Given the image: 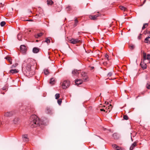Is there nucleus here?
Instances as JSON below:
<instances>
[{"mask_svg": "<svg viewBox=\"0 0 150 150\" xmlns=\"http://www.w3.org/2000/svg\"><path fill=\"white\" fill-rule=\"evenodd\" d=\"M44 125V122L40 120L39 118L35 115H32L30 117V125L32 127Z\"/></svg>", "mask_w": 150, "mask_h": 150, "instance_id": "1", "label": "nucleus"}, {"mask_svg": "<svg viewBox=\"0 0 150 150\" xmlns=\"http://www.w3.org/2000/svg\"><path fill=\"white\" fill-rule=\"evenodd\" d=\"M31 65L30 63H28L25 68L22 69V71L24 74L27 76L31 77L35 74L34 71L31 69Z\"/></svg>", "mask_w": 150, "mask_h": 150, "instance_id": "2", "label": "nucleus"}, {"mask_svg": "<svg viewBox=\"0 0 150 150\" xmlns=\"http://www.w3.org/2000/svg\"><path fill=\"white\" fill-rule=\"evenodd\" d=\"M69 86V81H64L62 84V88L66 89Z\"/></svg>", "mask_w": 150, "mask_h": 150, "instance_id": "3", "label": "nucleus"}, {"mask_svg": "<svg viewBox=\"0 0 150 150\" xmlns=\"http://www.w3.org/2000/svg\"><path fill=\"white\" fill-rule=\"evenodd\" d=\"M70 42L73 44H75L77 43H81V40H79L78 39H75L74 38H72L69 40Z\"/></svg>", "mask_w": 150, "mask_h": 150, "instance_id": "4", "label": "nucleus"}, {"mask_svg": "<svg viewBox=\"0 0 150 150\" xmlns=\"http://www.w3.org/2000/svg\"><path fill=\"white\" fill-rule=\"evenodd\" d=\"M146 59H147L149 61H150V54H147L146 55L145 53H144L143 62H144Z\"/></svg>", "mask_w": 150, "mask_h": 150, "instance_id": "5", "label": "nucleus"}, {"mask_svg": "<svg viewBox=\"0 0 150 150\" xmlns=\"http://www.w3.org/2000/svg\"><path fill=\"white\" fill-rule=\"evenodd\" d=\"M21 52L23 53H25L26 51V48L24 45H21L20 47Z\"/></svg>", "mask_w": 150, "mask_h": 150, "instance_id": "6", "label": "nucleus"}, {"mask_svg": "<svg viewBox=\"0 0 150 150\" xmlns=\"http://www.w3.org/2000/svg\"><path fill=\"white\" fill-rule=\"evenodd\" d=\"M81 75L83 79L84 80V81H86L88 78L86 74L84 72H82L81 73Z\"/></svg>", "mask_w": 150, "mask_h": 150, "instance_id": "7", "label": "nucleus"}, {"mask_svg": "<svg viewBox=\"0 0 150 150\" xmlns=\"http://www.w3.org/2000/svg\"><path fill=\"white\" fill-rule=\"evenodd\" d=\"M13 114L12 111L8 112L5 113L4 115L7 117L11 116Z\"/></svg>", "mask_w": 150, "mask_h": 150, "instance_id": "8", "label": "nucleus"}, {"mask_svg": "<svg viewBox=\"0 0 150 150\" xmlns=\"http://www.w3.org/2000/svg\"><path fill=\"white\" fill-rule=\"evenodd\" d=\"M22 138L23 141L25 142H28L29 141L28 138V137L27 134H24L22 135Z\"/></svg>", "mask_w": 150, "mask_h": 150, "instance_id": "9", "label": "nucleus"}, {"mask_svg": "<svg viewBox=\"0 0 150 150\" xmlns=\"http://www.w3.org/2000/svg\"><path fill=\"white\" fill-rule=\"evenodd\" d=\"M112 146L113 148H115L117 150H122L121 148L117 145L114 144H112Z\"/></svg>", "mask_w": 150, "mask_h": 150, "instance_id": "10", "label": "nucleus"}, {"mask_svg": "<svg viewBox=\"0 0 150 150\" xmlns=\"http://www.w3.org/2000/svg\"><path fill=\"white\" fill-rule=\"evenodd\" d=\"M52 110L50 108L47 107L46 109V112L47 114H51Z\"/></svg>", "mask_w": 150, "mask_h": 150, "instance_id": "11", "label": "nucleus"}, {"mask_svg": "<svg viewBox=\"0 0 150 150\" xmlns=\"http://www.w3.org/2000/svg\"><path fill=\"white\" fill-rule=\"evenodd\" d=\"M40 50V49L36 47H34L33 48V53H38Z\"/></svg>", "mask_w": 150, "mask_h": 150, "instance_id": "12", "label": "nucleus"}, {"mask_svg": "<svg viewBox=\"0 0 150 150\" xmlns=\"http://www.w3.org/2000/svg\"><path fill=\"white\" fill-rule=\"evenodd\" d=\"M43 33L42 32L39 33H38L37 34L34 35V37L35 38H38L42 36L43 35Z\"/></svg>", "mask_w": 150, "mask_h": 150, "instance_id": "13", "label": "nucleus"}, {"mask_svg": "<svg viewBox=\"0 0 150 150\" xmlns=\"http://www.w3.org/2000/svg\"><path fill=\"white\" fill-rule=\"evenodd\" d=\"M75 83L78 86V85L81 84L82 83V81L81 79H77L75 81Z\"/></svg>", "mask_w": 150, "mask_h": 150, "instance_id": "14", "label": "nucleus"}, {"mask_svg": "<svg viewBox=\"0 0 150 150\" xmlns=\"http://www.w3.org/2000/svg\"><path fill=\"white\" fill-rule=\"evenodd\" d=\"M137 145V142H134L129 148V150H132Z\"/></svg>", "mask_w": 150, "mask_h": 150, "instance_id": "15", "label": "nucleus"}, {"mask_svg": "<svg viewBox=\"0 0 150 150\" xmlns=\"http://www.w3.org/2000/svg\"><path fill=\"white\" fill-rule=\"evenodd\" d=\"M142 63L140 64L141 67L143 69H146L147 68V66L146 64L144 62H142Z\"/></svg>", "mask_w": 150, "mask_h": 150, "instance_id": "16", "label": "nucleus"}, {"mask_svg": "<svg viewBox=\"0 0 150 150\" xmlns=\"http://www.w3.org/2000/svg\"><path fill=\"white\" fill-rule=\"evenodd\" d=\"M20 119L18 117H16L13 120V122L14 124H16L18 123Z\"/></svg>", "mask_w": 150, "mask_h": 150, "instance_id": "17", "label": "nucleus"}, {"mask_svg": "<svg viewBox=\"0 0 150 150\" xmlns=\"http://www.w3.org/2000/svg\"><path fill=\"white\" fill-rule=\"evenodd\" d=\"M47 2L48 5H52L54 4V2L52 0H47Z\"/></svg>", "mask_w": 150, "mask_h": 150, "instance_id": "18", "label": "nucleus"}, {"mask_svg": "<svg viewBox=\"0 0 150 150\" xmlns=\"http://www.w3.org/2000/svg\"><path fill=\"white\" fill-rule=\"evenodd\" d=\"M98 16L99 14H97L93 16L90 15L89 16V18H90V19H96Z\"/></svg>", "mask_w": 150, "mask_h": 150, "instance_id": "19", "label": "nucleus"}, {"mask_svg": "<svg viewBox=\"0 0 150 150\" xmlns=\"http://www.w3.org/2000/svg\"><path fill=\"white\" fill-rule=\"evenodd\" d=\"M5 58L7 60L10 62V64H12V59L10 57L8 56H7L6 57H5Z\"/></svg>", "mask_w": 150, "mask_h": 150, "instance_id": "20", "label": "nucleus"}, {"mask_svg": "<svg viewBox=\"0 0 150 150\" xmlns=\"http://www.w3.org/2000/svg\"><path fill=\"white\" fill-rule=\"evenodd\" d=\"M79 71V70H74L72 71V74L74 75H76L77 74H79V72H78Z\"/></svg>", "mask_w": 150, "mask_h": 150, "instance_id": "21", "label": "nucleus"}, {"mask_svg": "<svg viewBox=\"0 0 150 150\" xmlns=\"http://www.w3.org/2000/svg\"><path fill=\"white\" fill-rule=\"evenodd\" d=\"M10 73L13 74L14 73H16L18 72L16 69H11L10 70Z\"/></svg>", "mask_w": 150, "mask_h": 150, "instance_id": "22", "label": "nucleus"}, {"mask_svg": "<svg viewBox=\"0 0 150 150\" xmlns=\"http://www.w3.org/2000/svg\"><path fill=\"white\" fill-rule=\"evenodd\" d=\"M55 79L54 78H51L50 79V83L52 84H53L54 83V81Z\"/></svg>", "mask_w": 150, "mask_h": 150, "instance_id": "23", "label": "nucleus"}, {"mask_svg": "<svg viewBox=\"0 0 150 150\" xmlns=\"http://www.w3.org/2000/svg\"><path fill=\"white\" fill-rule=\"evenodd\" d=\"M22 35L20 33L18 34L17 35V38L19 40H21Z\"/></svg>", "mask_w": 150, "mask_h": 150, "instance_id": "24", "label": "nucleus"}, {"mask_svg": "<svg viewBox=\"0 0 150 150\" xmlns=\"http://www.w3.org/2000/svg\"><path fill=\"white\" fill-rule=\"evenodd\" d=\"M44 74L45 75H47L49 74V70L47 69H45L44 71Z\"/></svg>", "mask_w": 150, "mask_h": 150, "instance_id": "25", "label": "nucleus"}, {"mask_svg": "<svg viewBox=\"0 0 150 150\" xmlns=\"http://www.w3.org/2000/svg\"><path fill=\"white\" fill-rule=\"evenodd\" d=\"M112 106L111 104H110L109 106H108V109L109 110L108 112V113L110 112V110H111Z\"/></svg>", "mask_w": 150, "mask_h": 150, "instance_id": "26", "label": "nucleus"}, {"mask_svg": "<svg viewBox=\"0 0 150 150\" xmlns=\"http://www.w3.org/2000/svg\"><path fill=\"white\" fill-rule=\"evenodd\" d=\"M66 10L67 11H69L72 10V8L71 6H68L66 8Z\"/></svg>", "mask_w": 150, "mask_h": 150, "instance_id": "27", "label": "nucleus"}, {"mask_svg": "<svg viewBox=\"0 0 150 150\" xmlns=\"http://www.w3.org/2000/svg\"><path fill=\"white\" fill-rule=\"evenodd\" d=\"M119 8L122 10H124L125 11L126 10V8L122 6H119Z\"/></svg>", "mask_w": 150, "mask_h": 150, "instance_id": "28", "label": "nucleus"}, {"mask_svg": "<svg viewBox=\"0 0 150 150\" xmlns=\"http://www.w3.org/2000/svg\"><path fill=\"white\" fill-rule=\"evenodd\" d=\"M148 26V23H145L144 24L142 28V29L144 30L146 27Z\"/></svg>", "mask_w": 150, "mask_h": 150, "instance_id": "29", "label": "nucleus"}, {"mask_svg": "<svg viewBox=\"0 0 150 150\" xmlns=\"http://www.w3.org/2000/svg\"><path fill=\"white\" fill-rule=\"evenodd\" d=\"M6 24V22L5 21H2L0 23V25L1 26L3 27Z\"/></svg>", "mask_w": 150, "mask_h": 150, "instance_id": "30", "label": "nucleus"}, {"mask_svg": "<svg viewBox=\"0 0 150 150\" xmlns=\"http://www.w3.org/2000/svg\"><path fill=\"white\" fill-rule=\"evenodd\" d=\"M0 7L2 8L5 6V2H1L0 3Z\"/></svg>", "mask_w": 150, "mask_h": 150, "instance_id": "31", "label": "nucleus"}, {"mask_svg": "<svg viewBox=\"0 0 150 150\" xmlns=\"http://www.w3.org/2000/svg\"><path fill=\"white\" fill-rule=\"evenodd\" d=\"M134 46L133 45H130L129 47V48L131 50H133L134 48Z\"/></svg>", "mask_w": 150, "mask_h": 150, "instance_id": "32", "label": "nucleus"}, {"mask_svg": "<svg viewBox=\"0 0 150 150\" xmlns=\"http://www.w3.org/2000/svg\"><path fill=\"white\" fill-rule=\"evenodd\" d=\"M45 42H47V43H50V40L47 38H46V40Z\"/></svg>", "mask_w": 150, "mask_h": 150, "instance_id": "33", "label": "nucleus"}, {"mask_svg": "<svg viewBox=\"0 0 150 150\" xmlns=\"http://www.w3.org/2000/svg\"><path fill=\"white\" fill-rule=\"evenodd\" d=\"M55 98L57 99L59 98V93H57L55 95Z\"/></svg>", "mask_w": 150, "mask_h": 150, "instance_id": "34", "label": "nucleus"}, {"mask_svg": "<svg viewBox=\"0 0 150 150\" xmlns=\"http://www.w3.org/2000/svg\"><path fill=\"white\" fill-rule=\"evenodd\" d=\"M146 87L147 89H150V84H149L148 83H147L146 85Z\"/></svg>", "mask_w": 150, "mask_h": 150, "instance_id": "35", "label": "nucleus"}, {"mask_svg": "<svg viewBox=\"0 0 150 150\" xmlns=\"http://www.w3.org/2000/svg\"><path fill=\"white\" fill-rule=\"evenodd\" d=\"M123 118L125 120H127L128 119V117L127 115H125L123 116Z\"/></svg>", "mask_w": 150, "mask_h": 150, "instance_id": "36", "label": "nucleus"}, {"mask_svg": "<svg viewBox=\"0 0 150 150\" xmlns=\"http://www.w3.org/2000/svg\"><path fill=\"white\" fill-rule=\"evenodd\" d=\"M75 24H74V26H76L77 25V23H78V19H75Z\"/></svg>", "mask_w": 150, "mask_h": 150, "instance_id": "37", "label": "nucleus"}, {"mask_svg": "<svg viewBox=\"0 0 150 150\" xmlns=\"http://www.w3.org/2000/svg\"><path fill=\"white\" fill-rule=\"evenodd\" d=\"M58 104L59 105H60L62 103V100L61 99H59L57 101Z\"/></svg>", "mask_w": 150, "mask_h": 150, "instance_id": "38", "label": "nucleus"}, {"mask_svg": "<svg viewBox=\"0 0 150 150\" xmlns=\"http://www.w3.org/2000/svg\"><path fill=\"white\" fill-rule=\"evenodd\" d=\"M26 12L28 13H32V12L31 10H30V9H28L26 10Z\"/></svg>", "mask_w": 150, "mask_h": 150, "instance_id": "39", "label": "nucleus"}, {"mask_svg": "<svg viewBox=\"0 0 150 150\" xmlns=\"http://www.w3.org/2000/svg\"><path fill=\"white\" fill-rule=\"evenodd\" d=\"M113 136L114 137V139H116L117 138V134L116 133H114L113 134Z\"/></svg>", "mask_w": 150, "mask_h": 150, "instance_id": "40", "label": "nucleus"}, {"mask_svg": "<svg viewBox=\"0 0 150 150\" xmlns=\"http://www.w3.org/2000/svg\"><path fill=\"white\" fill-rule=\"evenodd\" d=\"M100 110L101 111H103L104 112H105L106 113H108V111H106L105 110V109H104L103 108V109H100Z\"/></svg>", "mask_w": 150, "mask_h": 150, "instance_id": "41", "label": "nucleus"}, {"mask_svg": "<svg viewBox=\"0 0 150 150\" xmlns=\"http://www.w3.org/2000/svg\"><path fill=\"white\" fill-rule=\"evenodd\" d=\"M150 38L149 37L146 38L145 40V42L147 43L149 40L148 39Z\"/></svg>", "mask_w": 150, "mask_h": 150, "instance_id": "42", "label": "nucleus"}, {"mask_svg": "<svg viewBox=\"0 0 150 150\" xmlns=\"http://www.w3.org/2000/svg\"><path fill=\"white\" fill-rule=\"evenodd\" d=\"M24 21H33V19H27L26 20H24Z\"/></svg>", "mask_w": 150, "mask_h": 150, "instance_id": "43", "label": "nucleus"}, {"mask_svg": "<svg viewBox=\"0 0 150 150\" xmlns=\"http://www.w3.org/2000/svg\"><path fill=\"white\" fill-rule=\"evenodd\" d=\"M105 57L108 60H109V59L108 58V57H109V56L107 54H105Z\"/></svg>", "mask_w": 150, "mask_h": 150, "instance_id": "44", "label": "nucleus"}, {"mask_svg": "<svg viewBox=\"0 0 150 150\" xmlns=\"http://www.w3.org/2000/svg\"><path fill=\"white\" fill-rule=\"evenodd\" d=\"M112 73L111 72H109L108 74V76L110 77L112 76Z\"/></svg>", "mask_w": 150, "mask_h": 150, "instance_id": "45", "label": "nucleus"}, {"mask_svg": "<svg viewBox=\"0 0 150 150\" xmlns=\"http://www.w3.org/2000/svg\"><path fill=\"white\" fill-rule=\"evenodd\" d=\"M18 65L17 63H16L15 64H13L12 65V67H16Z\"/></svg>", "mask_w": 150, "mask_h": 150, "instance_id": "46", "label": "nucleus"}, {"mask_svg": "<svg viewBox=\"0 0 150 150\" xmlns=\"http://www.w3.org/2000/svg\"><path fill=\"white\" fill-rule=\"evenodd\" d=\"M8 21L9 22V23L10 22L11 23L13 22V19H8Z\"/></svg>", "mask_w": 150, "mask_h": 150, "instance_id": "47", "label": "nucleus"}, {"mask_svg": "<svg viewBox=\"0 0 150 150\" xmlns=\"http://www.w3.org/2000/svg\"><path fill=\"white\" fill-rule=\"evenodd\" d=\"M103 64L104 65H106L107 64V63L106 62H104L103 63Z\"/></svg>", "mask_w": 150, "mask_h": 150, "instance_id": "48", "label": "nucleus"}, {"mask_svg": "<svg viewBox=\"0 0 150 150\" xmlns=\"http://www.w3.org/2000/svg\"><path fill=\"white\" fill-rule=\"evenodd\" d=\"M105 103L107 105H108L109 104L108 102H107L106 101L105 102Z\"/></svg>", "mask_w": 150, "mask_h": 150, "instance_id": "49", "label": "nucleus"}, {"mask_svg": "<svg viewBox=\"0 0 150 150\" xmlns=\"http://www.w3.org/2000/svg\"><path fill=\"white\" fill-rule=\"evenodd\" d=\"M105 110H106V111H108V110H109V109H108V108H107V107H106L105 108Z\"/></svg>", "mask_w": 150, "mask_h": 150, "instance_id": "50", "label": "nucleus"}, {"mask_svg": "<svg viewBox=\"0 0 150 150\" xmlns=\"http://www.w3.org/2000/svg\"><path fill=\"white\" fill-rule=\"evenodd\" d=\"M147 34H150V31H148L147 32Z\"/></svg>", "mask_w": 150, "mask_h": 150, "instance_id": "51", "label": "nucleus"}, {"mask_svg": "<svg viewBox=\"0 0 150 150\" xmlns=\"http://www.w3.org/2000/svg\"><path fill=\"white\" fill-rule=\"evenodd\" d=\"M94 69V67H91V69L92 70Z\"/></svg>", "mask_w": 150, "mask_h": 150, "instance_id": "52", "label": "nucleus"}, {"mask_svg": "<svg viewBox=\"0 0 150 150\" xmlns=\"http://www.w3.org/2000/svg\"><path fill=\"white\" fill-rule=\"evenodd\" d=\"M6 88L4 87L3 88V89L4 90H6Z\"/></svg>", "mask_w": 150, "mask_h": 150, "instance_id": "53", "label": "nucleus"}, {"mask_svg": "<svg viewBox=\"0 0 150 150\" xmlns=\"http://www.w3.org/2000/svg\"><path fill=\"white\" fill-rule=\"evenodd\" d=\"M147 75H146V79H147Z\"/></svg>", "mask_w": 150, "mask_h": 150, "instance_id": "54", "label": "nucleus"}, {"mask_svg": "<svg viewBox=\"0 0 150 150\" xmlns=\"http://www.w3.org/2000/svg\"><path fill=\"white\" fill-rule=\"evenodd\" d=\"M103 129H104V131H105L106 129V128H103Z\"/></svg>", "mask_w": 150, "mask_h": 150, "instance_id": "55", "label": "nucleus"}, {"mask_svg": "<svg viewBox=\"0 0 150 150\" xmlns=\"http://www.w3.org/2000/svg\"><path fill=\"white\" fill-rule=\"evenodd\" d=\"M144 92H142V93H141V94H144Z\"/></svg>", "mask_w": 150, "mask_h": 150, "instance_id": "56", "label": "nucleus"}, {"mask_svg": "<svg viewBox=\"0 0 150 150\" xmlns=\"http://www.w3.org/2000/svg\"><path fill=\"white\" fill-rule=\"evenodd\" d=\"M7 16H9V14L8 13H7Z\"/></svg>", "mask_w": 150, "mask_h": 150, "instance_id": "57", "label": "nucleus"}, {"mask_svg": "<svg viewBox=\"0 0 150 150\" xmlns=\"http://www.w3.org/2000/svg\"><path fill=\"white\" fill-rule=\"evenodd\" d=\"M138 38H139V39H140V36H139V37H138Z\"/></svg>", "mask_w": 150, "mask_h": 150, "instance_id": "58", "label": "nucleus"}, {"mask_svg": "<svg viewBox=\"0 0 150 150\" xmlns=\"http://www.w3.org/2000/svg\"><path fill=\"white\" fill-rule=\"evenodd\" d=\"M139 96H137V97H136V98H137Z\"/></svg>", "mask_w": 150, "mask_h": 150, "instance_id": "59", "label": "nucleus"}, {"mask_svg": "<svg viewBox=\"0 0 150 150\" xmlns=\"http://www.w3.org/2000/svg\"><path fill=\"white\" fill-rule=\"evenodd\" d=\"M36 41H37V42H38V40H36Z\"/></svg>", "mask_w": 150, "mask_h": 150, "instance_id": "60", "label": "nucleus"}, {"mask_svg": "<svg viewBox=\"0 0 150 150\" xmlns=\"http://www.w3.org/2000/svg\"><path fill=\"white\" fill-rule=\"evenodd\" d=\"M103 107H104V108H105V106H104V105Z\"/></svg>", "mask_w": 150, "mask_h": 150, "instance_id": "61", "label": "nucleus"}, {"mask_svg": "<svg viewBox=\"0 0 150 150\" xmlns=\"http://www.w3.org/2000/svg\"><path fill=\"white\" fill-rule=\"evenodd\" d=\"M109 131H110H110H110V130H109Z\"/></svg>", "mask_w": 150, "mask_h": 150, "instance_id": "62", "label": "nucleus"}, {"mask_svg": "<svg viewBox=\"0 0 150 150\" xmlns=\"http://www.w3.org/2000/svg\"><path fill=\"white\" fill-rule=\"evenodd\" d=\"M125 19H126V18H125Z\"/></svg>", "mask_w": 150, "mask_h": 150, "instance_id": "63", "label": "nucleus"}, {"mask_svg": "<svg viewBox=\"0 0 150 150\" xmlns=\"http://www.w3.org/2000/svg\"><path fill=\"white\" fill-rule=\"evenodd\" d=\"M149 63H150V61H149Z\"/></svg>", "mask_w": 150, "mask_h": 150, "instance_id": "64", "label": "nucleus"}]
</instances>
